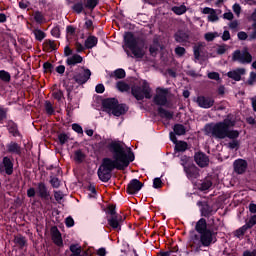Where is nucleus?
<instances>
[{
    "mask_svg": "<svg viewBox=\"0 0 256 256\" xmlns=\"http://www.w3.org/2000/svg\"><path fill=\"white\" fill-rule=\"evenodd\" d=\"M237 37L240 41H249V36L244 31L238 32Z\"/></svg>",
    "mask_w": 256,
    "mask_h": 256,
    "instance_id": "58",
    "label": "nucleus"
},
{
    "mask_svg": "<svg viewBox=\"0 0 256 256\" xmlns=\"http://www.w3.org/2000/svg\"><path fill=\"white\" fill-rule=\"evenodd\" d=\"M14 243L18 245L20 249H23L25 245H27V240L25 239V236H16L14 239Z\"/></svg>",
    "mask_w": 256,
    "mask_h": 256,
    "instance_id": "36",
    "label": "nucleus"
},
{
    "mask_svg": "<svg viewBox=\"0 0 256 256\" xmlns=\"http://www.w3.org/2000/svg\"><path fill=\"white\" fill-rule=\"evenodd\" d=\"M194 161L198 167H201L203 169L204 167H207L209 165V156L205 154V152H196L194 154Z\"/></svg>",
    "mask_w": 256,
    "mask_h": 256,
    "instance_id": "18",
    "label": "nucleus"
},
{
    "mask_svg": "<svg viewBox=\"0 0 256 256\" xmlns=\"http://www.w3.org/2000/svg\"><path fill=\"white\" fill-rule=\"evenodd\" d=\"M74 160L77 163H83V161L85 160V153H83L81 149L76 150L74 153Z\"/></svg>",
    "mask_w": 256,
    "mask_h": 256,
    "instance_id": "40",
    "label": "nucleus"
},
{
    "mask_svg": "<svg viewBox=\"0 0 256 256\" xmlns=\"http://www.w3.org/2000/svg\"><path fill=\"white\" fill-rule=\"evenodd\" d=\"M216 37H219V33L217 32H208L204 35V39L208 42L215 41Z\"/></svg>",
    "mask_w": 256,
    "mask_h": 256,
    "instance_id": "46",
    "label": "nucleus"
},
{
    "mask_svg": "<svg viewBox=\"0 0 256 256\" xmlns=\"http://www.w3.org/2000/svg\"><path fill=\"white\" fill-rule=\"evenodd\" d=\"M187 163H189V156L182 155L180 157V165H182L183 169H185V167H187Z\"/></svg>",
    "mask_w": 256,
    "mask_h": 256,
    "instance_id": "57",
    "label": "nucleus"
},
{
    "mask_svg": "<svg viewBox=\"0 0 256 256\" xmlns=\"http://www.w3.org/2000/svg\"><path fill=\"white\" fill-rule=\"evenodd\" d=\"M242 256H256V249H254L253 251L251 250H245L242 254Z\"/></svg>",
    "mask_w": 256,
    "mask_h": 256,
    "instance_id": "64",
    "label": "nucleus"
},
{
    "mask_svg": "<svg viewBox=\"0 0 256 256\" xmlns=\"http://www.w3.org/2000/svg\"><path fill=\"white\" fill-rule=\"evenodd\" d=\"M219 19V16L217 15V12L214 10L209 16H208V21L211 23H215Z\"/></svg>",
    "mask_w": 256,
    "mask_h": 256,
    "instance_id": "61",
    "label": "nucleus"
},
{
    "mask_svg": "<svg viewBox=\"0 0 256 256\" xmlns=\"http://www.w3.org/2000/svg\"><path fill=\"white\" fill-rule=\"evenodd\" d=\"M8 132L12 137H21V132L19 131V125L13 120H9L6 125Z\"/></svg>",
    "mask_w": 256,
    "mask_h": 256,
    "instance_id": "22",
    "label": "nucleus"
},
{
    "mask_svg": "<svg viewBox=\"0 0 256 256\" xmlns=\"http://www.w3.org/2000/svg\"><path fill=\"white\" fill-rule=\"evenodd\" d=\"M45 111L47 115H55V108H53V104L51 103V101L45 102Z\"/></svg>",
    "mask_w": 256,
    "mask_h": 256,
    "instance_id": "44",
    "label": "nucleus"
},
{
    "mask_svg": "<svg viewBox=\"0 0 256 256\" xmlns=\"http://www.w3.org/2000/svg\"><path fill=\"white\" fill-rule=\"evenodd\" d=\"M197 206L200 207L201 217H205L206 219H209V217H213V215L217 213V210H215V208H213V205L209 204L208 201H198Z\"/></svg>",
    "mask_w": 256,
    "mask_h": 256,
    "instance_id": "9",
    "label": "nucleus"
},
{
    "mask_svg": "<svg viewBox=\"0 0 256 256\" xmlns=\"http://www.w3.org/2000/svg\"><path fill=\"white\" fill-rule=\"evenodd\" d=\"M43 51L50 53V51H57V44L55 40L46 39L43 43Z\"/></svg>",
    "mask_w": 256,
    "mask_h": 256,
    "instance_id": "27",
    "label": "nucleus"
},
{
    "mask_svg": "<svg viewBox=\"0 0 256 256\" xmlns=\"http://www.w3.org/2000/svg\"><path fill=\"white\" fill-rule=\"evenodd\" d=\"M116 87L118 91H121V93H125L131 89V86H129V84L123 81L117 82Z\"/></svg>",
    "mask_w": 256,
    "mask_h": 256,
    "instance_id": "37",
    "label": "nucleus"
},
{
    "mask_svg": "<svg viewBox=\"0 0 256 256\" xmlns=\"http://www.w3.org/2000/svg\"><path fill=\"white\" fill-rule=\"evenodd\" d=\"M217 55H225L227 53V45H219L216 50Z\"/></svg>",
    "mask_w": 256,
    "mask_h": 256,
    "instance_id": "55",
    "label": "nucleus"
},
{
    "mask_svg": "<svg viewBox=\"0 0 256 256\" xmlns=\"http://www.w3.org/2000/svg\"><path fill=\"white\" fill-rule=\"evenodd\" d=\"M97 5H99V0H78L74 2L71 9L73 13H76L77 15H81V13L87 15V11L93 13Z\"/></svg>",
    "mask_w": 256,
    "mask_h": 256,
    "instance_id": "6",
    "label": "nucleus"
},
{
    "mask_svg": "<svg viewBox=\"0 0 256 256\" xmlns=\"http://www.w3.org/2000/svg\"><path fill=\"white\" fill-rule=\"evenodd\" d=\"M99 43V39L96 36L90 35L84 42L85 49H93V47H97Z\"/></svg>",
    "mask_w": 256,
    "mask_h": 256,
    "instance_id": "26",
    "label": "nucleus"
},
{
    "mask_svg": "<svg viewBox=\"0 0 256 256\" xmlns=\"http://www.w3.org/2000/svg\"><path fill=\"white\" fill-rule=\"evenodd\" d=\"M232 60L239 61V63L243 64L251 63V61H253V56L251 55V53H249L247 49L243 50L242 52L241 50H236L233 53Z\"/></svg>",
    "mask_w": 256,
    "mask_h": 256,
    "instance_id": "10",
    "label": "nucleus"
},
{
    "mask_svg": "<svg viewBox=\"0 0 256 256\" xmlns=\"http://www.w3.org/2000/svg\"><path fill=\"white\" fill-rule=\"evenodd\" d=\"M51 36L56 37V39H59V37H61V29L59 28V26H55L51 30Z\"/></svg>",
    "mask_w": 256,
    "mask_h": 256,
    "instance_id": "52",
    "label": "nucleus"
},
{
    "mask_svg": "<svg viewBox=\"0 0 256 256\" xmlns=\"http://www.w3.org/2000/svg\"><path fill=\"white\" fill-rule=\"evenodd\" d=\"M239 135V130H229L228 128V130L226 131V137H228V139H232V141L237 140Z\"/></svg>",
    "mask_w": 256,
    "mask_h": 256,
    "instance_id": "41",
    "label": "nucleus"
},
{
    "mask_svg": "<svg viewBox=\"0 0 256 256\" xmlns=\"http://www.w3.org/2000/svg\"><path fill=\"white\" fill-rule=\"evenodd\" d=\"M195 231L198 234L190 235L188 245L194 251H201V247H211L217 243V232L209 228L207 220L200 218L195 224Z\"/></svg>",
    "mask_w": 256,
    "mask_h": 256,
    "instance_id": "2",
    "label": "nucleus"
},
{
    "mask_svg": "<svg viewBox=\"0 0 256 256\" xmlns=\"http://www.w3.org/2000/svg\"><path fill=\"white\" fill-rule=\"evenodd\" d=\"M72 129H73V131H75V133L83 135V127H81V125L74 123V124H72Z\"/></svg>",
    "mask_w": 256,
    "mask_h": 256,
    "instance_id": "59",
    "label": "nucleus"
},
{
    "mask_svg": "<svg viewBox=\"0 0 256 256\" xmlns=\"http://www.w3.org/2000/svg\"><path fill=\"white\" fill-rule=\"evenodd\" d=\"M158 114L160 115V117H164L165 119H168L170 121V119H173V112H169L168 110H165V108L163 107H159L158 108Z\"/></svg>",
    "mask_w": 256,
    "mask_h": 256,
    "instance_id": "33",
    "label": "nucleus"
},
{
    "mask_svg": "<svg viewBox=\"0 0 256 256\" xmlns=\"http://www.w3.org/2000/svg\"><path fill=\"white\" fill-rule=\"evenodd\" d=\"M231 127H235V122L231 119H224L214 125L207 124L205 131L206 133H211L212 137H215V139H226L227 130L231 129Z\"/></svg>",
    "mask_w": 256,
    "mask_h": 256,
    "instance_id": "5",
    "label": "nucleus"
},
{
    "mask_svg": "<svg viewBox=\"0 0 256 256\" xmlns=\"http://www.w3.org/2000/svg\"><path fill=\"white\" fill-rule=\"evenodd\" d=\"M50 185L53 187V189H59L61 182L59 181V178L52 177L50 179Z\"/></svg>",
    "mask_w": 256,
    "mask_h": 256,
    "instance_id": "49",
    "label": "nucleus"
},
{
    "mask_svg": "<svg viewBox=\"0 0 256 256\" xmlns=\"http://www.w3.org/2000/svg\"><path fill=\"white\" fill-rule=\"evenodd\" d=\"M53 69H55V66H53L51 62H45L43 64L44 73H53Z\"/></svg>",
    "mask_w": 256,
    "mask_h": 256,
    "instance_id": "47",
    "label": "nucleus"
},
{
    "mask_svg": "<svg viewBox=\"0 0 256 256\" xmlns=\"http://www.w3.org/2000/svg\"><path fill=\"white\" fill-rule=\"evenodd\" d=\"M131 93L136 101H143V99H151V86L147 81H144L141 86H132Z\"/></svg>",
    "mask_w": 256,
    "mask_h": 256,
    "instance_id": "7",
    "label": "nucleus"
},
{
    "mask_svg": "<svg viewBox=\"0 0 256 256\" xmlns=\"http://www.w3.org/2000/svg\"><path fill=\"white\" fill-rule=\"evenodd\" d=\"M97 147L99 149L107 147L110 153H112V158L105 157L102 159V163L97 170L98 178L102 183H109L111 181L115 169L117 171H125L135 161V154L131 151V148H129L127 154L125 147L119 141H111L107 144V140H102L97 144Z\"/></svg>",
    "mask_w": 256,
    "mask_h": 256,
    "instance_id": "1",
    "label": "nucleus"
},
{
    "mask_svg": "<svg viewBox=\"0 0 256 256\" xmlns=\"http://www.w3.org/2000/svg\"><path fill=\"white\" fill-rule=\"evenodd\" d=\"M144 184L139 181L138 179L134 178L132 179L126 188V193H128V195H137V193L143 189Z\"/></svg>",
    "mask_w": 256,
    "mask_h": 256,
    "instance_id": "15",
    "label": "nucleus"
},
{
    "mask_svg": "<svg viewBox=\"0 0 256 256\" xmlns=\"http://www.w3.org/2000/svg\"><path fill=\"white\" fill-rule=\"evenodd\" d=\"M51 233L53 243H55V245H57L58 247L63 246V237L61 236L59 228H57V226L52 227Z\"/></svg>",
    "mask_w": 256,
    "mask_h": 256,
    "instance_id": "21",
    "label": "nucleus"
},
{
    "mask_svg": "<svg viewBox=\"0 0 256 256\" xmlns=\"http://www.w3.org/2000/svg\"><path fill=\"white\" fill-rule=\"evenodd\" d=\"M205 47V44L202 42H198L196 45L193 47V53H194V59L199 61L201 59V50Z\"/></svg>",
    "mask_w": 256,
    "mask_h": 256,
    "instance_id": "29",
    "label": "nucleus"
},
{
    "mask_svg": "<svg viewBox=\"0 0 256 256\" xmlns=\"http://www.w3.org/2000/svg\"><path fill=\"white\" fill-rule=\"evenodd\" d=\"M102 110L108 115H114V117H121L129 111V106L127 104H119L117 98H105L102 100Z\"/></svg>",
    "mask_w": 256,
    "mask_h": 256,
    "instance_id": "4",
    "label": "nucleus"
},
{
    "mask_svg": "<svg viewBox=\"0 0 256 256\" xmlns=\"http://www.w3.org/2000/svg\"><path fill=\"white\" fill-rule=\"evenodd\" d=\"M241 75H245V68H238L227 73L229 79H233L234 81H241Z\"/></svg>",
    "mask_w": 256,
    "mask_h": 256,
    "instance_id": "24",
    "label": "nucleus"
},
{
    "mask_svg": "<svg viewBox=\"0 0 256 256\" xmlns=\"http://www.w3.org/2000/svg\"><path fill=\"white\" fill-rule=\"evenodd\" d=\"M79 63H83V57L79 54H74L66 60V65H68V67H75V65Z\"/></svg>",
    "mask_w": 256,
    "mask_h": 256,
    "instance_id": "25",
    "label": "nucleus"
},
{
    "mask_svg": "<svg viewBox=\"0 0 256 256\" xmlns=\"http://www.w3.org/2000/svg\"><path fill=\"white\" fill-rule=\"evenodd\" d=\"M247 231H248V228L245 225H243L237 230H235L234 236H236L237 239H241V237H243L245 233H247Z\"/></svg>",
    "mask_w": 256,
    "mask_h": 256,
    "instance_id": "42",
    "label": "nucleus"
},
{
    "mask_svg": "<svg viewBox=\"0 0 256 256\" xmlns=\"http://www.w3.org/2000/svg\"><path fill=\"white\" fill-rule=\"evenodd\" d=\"M256 224V215H253L250 217L249 221L244 224L245 227L249 229H252V227H255Z\"/></svg>",
    "mask_w": 256,
    "mask_h": 256,
    "instance_id": "48",
    "label": "nucleus"
},
{
    "mask_svg": "<svg viewBox=\"0 0 256 256\" xmlns=\"http://www.w3.org/2000/svg\"><path fill=\"white\" fill-rule=\"evenodd\" d=\"M213 187V181L209 179H205L201 184H200V191H209Z\"/></svg>",
    "mask_w": 256,
    "mask_h": 256,
    "instance_id": "38",
    "label": "nucleus"
},
{
    "mask_svg": "<svg viewBox=\"0 0 256 256\" xmlns=\"http://www.w3.org/2000/svg\"><path fill=\"white\" fill-rule=\"evenodd\" d=\"M208 79H212L213 81H219V79H221V76L218 72H209Z\"/></svg>",
    "mask_w": 256,
    "mask_h": 256,
    "instance_id": "56",
    "label": "nucleus"
},
{
    "mask_svg": "<svg viewBox=\"0 0 256 256\" xmlns=\"http://www.w3.org/2000/svg\"><path fill=\"white\" fill-rule=\"evenodd\" d=\"M106 213H108V215H111V217L119 216V214L117 213V206L115 204L108 205Z\"/></svg>",
    "mask_w": 256,
    "mask_h": 256,
    "instance_id": "43",
    "label": "nucleus"
},
{
    "mask_svg": "<svg viewBox=\"0 0 256 256\" xmlns=\"http://www.w3.org/2000/svg\"><path fill=\"white\" fill-rule=\"evenodd\" d=\"M239 140H232L228 143L229 149H239Z\"/></svg>",
    "mask_w": 256,
    "mask_h": 256,
    "instance_id": "62",
    "label": "nucleus"
},
{
    "mask_svg": "<svg viewBox=\"0 0 256 256\" xmlns=\"http://www.w3.org/2000/svg\"><path fill=\"white\" fill-rule=\"evenodd\" d=\"M174 39L176 43H181L182 45H184V43H189L190 36L187 32L183 30H178L174 34Z\"/></svg>",
    "mask_w": 256,
    "mask_h": 256,
    "instance_id": "23",
    "label": "nucleus"
},
{
    "mask_svg": "<svg viewBox=\"0 0 256 256\" xmlns=\"http://www.w3.org/2000/svg\"><path fill=\"white\" fill-rule=\"evenodd\" d=\"M34 21L38 24V25H43V23H45V15L43 14V12L36 10L34 12Z\"/></svg>",
    "mask_w": 256,
    "mask_h": 256,
    "instance_id": "31",
    "label": "nucleus"
},
{
    "mask_svg": "<svg viewBox=\"0 0 256 256\" xmlns=\"http://www.w3.org/2000/svg\"><path fill=\"white\" fill-rule=\"evenodd\" d=\"M126 75L125 69L118 68L110 75V77H114L115 79H125Z\"/></svg>",
    "mask_w": 256,
    "mask_h": 256,
    "instance_id": "32",
    "label": "nucleus"
},
{
    "mask_svg": "<svg viewBox=\"0 0 256 256\" xmlns=\"http://www.w3.org/2000/svg\"><path fill=\"white\" fill-rule=\"evenodd\" d=\"M0 80L3 83H11V74L5 70H0Z\"/></svg>",
    "mask_w": 256,
    "mask_h": 256,
    "instance_id": "39",
    "label": "nucleus"
},
{
    "mask_svg": "<svg viewBox=\"0 0 256 256\" xmlns=\"http://www.w3.org/2000/svg\"><path fill=\"white\" fill-rule=\"evenodd\" d=\"M158 89L160 92L154 96L153 102L155 103V105H158L160 107H165V105H167V95L169 93V90L164 88H158Z\"/></svg>",
    "mask_w": 256,
    "mask_h": 256,
    "instance_id": "17",
    "label": "nucleus"
},
{
    "mask_svg": "<svg viewBox=\"0 0 256 256\" xmlns=\"http://www.w3.org/2000/svg\"><path fill=\"white\" fill-rule=\"evenodd\" d=\"M84 26L87 31H93V29H95V26H93V20L88 18H85Z\"/></svg>",
    "mask_w": 256,
    "mask_h": 256,
    "instance_id": "51",
    "label": "nucleus"
},
{
    "mask_svg": "<svg viewBox=\"0 0 256 256\" xmlns=\"http://www.w3.org/2000/svg\"><path fill=\"white\" fill-rule=\"evenodd\" d=\"M173 131H174L175 135H178L179 137H181V135H185V133H187V129L185 128V126L183 124H175L173 126Z\"/></svg>",
    "mask_w": 256,
    "mask_h": 256,
    "instance_id": "30",
    "label": "nucleus"
},
{
    "mask_svg": "<svg viewBox=\"0 0 256 256\" xmlns=\"http://www.w3.org/2000/svg\"><path fill=\"white\" fill-rule=\"evenodd\" d=\"M58 141L59 145H65V143L69 141V135H67L65 132L58 134Z\"/></svg>",
    "mask_w": 256,
    "mask_h": 256,
    "instance_id": "45",
    "label": "nucleus"
},
{
    "mask_svg": "<svg viewBox=\"0 0 256 256\" xmlns=\"http://www.w3.org/2000/svg\"><path fill=\"white\" fill-rule=\"evenodd\" d=\"M124 43L136 59H143V57H145V50L143 49V47H145V39H136L133 32H126L124 35Z\"/></svg>",
    "mask_w": 256,
    "mask_h": 256,
    "instance_id": "3",
    "label": "nucleus"
},
{
    "mask_svg": "<svg viewBox=\"0 0 256 256\" xmlns=\"http://www.w3.org/2000/svg\"><path fill=\"white\" fill-rule=\"evenodd\" d=\"M196 103L201 109H211L215 105V99L210 96L201 95L197 97Z\"/></svg>",
    "mask_w": 256,
    "mask_h": 256,
    "instance_id": "13",
    "label": "nucleus"
},
{
    "mask_svg": "<svg viewBox=\"0 0 256 256\" xmlns=\"http://www.w3.org/2000/svg\"><path fill=\"white\" fill-rule=\"evenodd\" d=\"M33 34L35 36L36 41H43V39H45V37H47V34L45 32H43V30L36 28L33 31Z\"/></svg>",
    "mask_w": 256,
    "mask_h": 256,
    "instance_id": "34",
    "label": "nucleus"
},
{
    "mask_svg": "<svg viewBox=\"0 0 256 256\" xmlns=\"http://www.w3.org/2000/svg\"><path fill=\"white\" fill-rule=\"evenodd\" d=\"M172 11L175 13V15H185V13H187V6H174L172 7Z\"/></svg>",
    "mask_w": 256,
    "mask_h": 256,
    "instance_id": "35",
    "label": "nucleus"
},
{
    "mask_svg": "<svg viewBox=\"0 0 256 256\" xmlns=\"http://www.w3.org/2000/svg\"><path fill=\"white\" fill-rule=\"evenodd\" d=\"M153 187L154 189H161V187H163V181H161V178L159 177L154 178Z\"/></svg>",
    "mask_w": 256,
    "mask_h": 256,
    "instance_id": "53",
    "label": "nucleus"
},
{
    "mask_svg": "<svg viewBox=\"0 0 256 256\" xmlns=\"http://www.w3.org/2000/svg\"><path fill=\"white\" fill-rule=\"evenodd\" d=\"M6 153H10V155L21 156V145H19L17 142L11 141L10 143L6 144Z\"/></svg>",
    "mask_w": 256,
    "mask_h": 256,
    "instance_id": "20",
    "label": "nucleus"
},
{
    "mask_svg": "<svg viewBox=\"0 0 256 256\" xmlns=\"http://www.w3.org/2000/svg\"><path fill=\"white\" fill-rule=\"evenodd\" d=\"M72 79L77 85H85V83L91 79V70L86 68L83 71L77 72L73 75Z\"/></svg>",
    "mask_w": 256,
    "mask_h": 256,
    "instance_id": "11",
    "label": "nucleus"
},
{
    "mask_svg": "<svg viewBox=\"0 0 256 256\" xmlns=\"http://www.w3.org/2000/svg\"><path fill=\"white\" fill-rule=\"evenodd\" d=\"M174 52L178 57H183V55L187 53V50L185 47L178 46L175 48Z\"/></svg>",
    "mask_w": 256,
    "mask_h": 256,
    "instance_id": "50",
    "label": "nucleus"
},
{
    "mask_svg": "<svg viewBox=\"0 0 256 256\" xmlns=\"http://www.w3.org/2000/svg\"><path fill=\"white\" fill-rule=\"evenodd\" d=\"M65 225L66 227H74L75 226V220L73 219V217L71 216H68L66 219H65Z\"/></svg>",
    "mask_w": 256,
    "mask_h": 256,
    "instance_id": "60",
    "label": "nucleus"
},
{
    "mask_svg": "<svg viewBox=\"0 0 256 256\" xmlns=\"http://www.w3.org/2000/svg\"><path fill=\"white\" fill-rule=\"evenodd\" d=\"M184 173L189 181H195V179H199L201 176L199 168L195 164H188L187 167H184Z\"/></svg>",
    "mask_w": 256,
    "mask_h": 256,
    "instance_id": "14",
    "label": "nucleus"
},
{
    "mask_svg": "<svg viewBox=\"0 0 256 256\" xmlns=\"http://www.w3.org/2000/svg\"><path fill=\"white\" fill-rule=\"evenodd\" d=\"M54 199L57 201V203H61V201L63 199V192L55 191L54 192Z\"/></svg>",
    "mask_w": 256,
    "mask_h": 256,
    "instance_id": "63",
    "label": "nucleus"
},
{
    "mask_svg": "<svg viewBox=\"0 0 256 256\" xmlns=\"http://www.w3.org/2000/svg\"><path fill=\"white\" fill-rule=\"evenodd\" d=\"M14 167L13 159L4 156L2 162H0V175H13Z\"/></svg>",
    "mask_w": 256,
    "mask_h": 256,
    "instance_id": "8",
    "label": "nucleus"
},
{
    "mask_svg": "<svg viewBox=\"0 0 256 256\" xmlns=\"http://www.w3.org/2000/svg\"><path fill=\"white\" fill-rule=\"evenodd\" d=\"M7 119V108L0 106V123H3Z\"/></svg>",
    "mask_w": 256,
    "mask_h": 256,
    "instance_id": "54",
    "label": "nucleus"
},
{
    "mask_svg": "<svg viewBox=\"0 0 256 256\" xmlns=\"http://www.w3.org/2000/svg\"><path fill=\"white\" fill-rule=\"evenodd\" d=\"M37 193L38 197H40L42 201H49L51 197V193L49 192V189L47 188V185L44 182L38 183Z\"/></svg>",
    "mask_w": 256,
    "mask_h": 256,
    "instance_id": "19",
    "label": "nucleus"
},
{
    "mask_svg": "<svg viewBox=\"0 0 256 256\" xmlns=\"http://www.w3.org/2000/svg\"><path fill=\"white\" fill-rule=\"evenodd\" d=\"M108 225L113 229V231H121V227L123 223H125V217L118 215V216H110L108 219Z\"/></svg>",
    "mask_w": 256,
    "mask_h": 256,
    "instance_id": "12",
    "label": "nucleus"
},
{
    "mask_svg": "<svg viewBox=\"0 0 256 256\" xmlns=\"http://www.w3.org/2000/svg\"><path fill=\"white\" fill-rule=\"evenodd\" d=\"M189 149V144L186 141L179 140L177 144H175L174 151L175 153H185Z\"/></svg>",
    "mask_w": 256,
    "mask_h": 256,
    "instance_id": "28",
    "label": "nucleus"
},
{
    "mask_svg": "<svg viewBox=\"0 0 256 256\" xmlns=\"http://www.w3.org/2000/svg\"><path fill=\"white\" fill-rule=\"evenodd\" d=\"M247 167H249V163H247V160L238 158L233 162V169L234 173L237 175H243L247 171Z\"/></svg>",
    "mask_w": 256,
    "mask_h": 256,
    "instance_id": "16",
    "label": "nucleus"
}]
</instances>
